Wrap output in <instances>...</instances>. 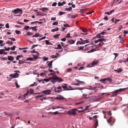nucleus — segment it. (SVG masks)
<instances>
[{"label":"nucleus","instance_id":"1","mask_svg":"<svg viewBox=\"0 0 128 128\" xmlns=\"http://www.w3.org/2000/svg\"><path fill=\"white\" fill-rule=\"evenodd\" d=\"M22 10L21 9H20L19 8H17L16 9L13 10L12 11V12L15 14H17L19 12H22Z\"/></svg>","mask_w":128,"mask_h":128},{"label":"nucleus","instance_id":"2","mask_svg":"<svg viewBox=\"0 0 128 128\" xmlns=\"http://www.w3.org/2000/svg\"><path fill=\"white\" fill-rule=\"evenodd\" d=\"M65 86L62 85V86L64 89H65L64 90H75V89L74 88H72L71 89H69L67 88V85L66 84H64Z\"/></svg>","mask_w":128,"mask_h":128},{"label":"nucleus","instance_id":"3","mask_svg":"<svg viewBox=\"0 0 128 128\" xmlns=\"http://www.w3.org/2000/svg\"><path fill=\"white\" fill-rule=\"evenodd\" d=\"M51 91V90H43L42 92L45 95L49 94Z\"/></svg>","mask_w":128,"mask_h":128},{"label":"nucleus","instance_id":"4","mask_svg":"<svg viewBox=\"0 0 128 128\" xmlns=\"http://www.w3.org/2000/svg\"><path fill=\"white\" fill-rule=\"evenodd\" d=\"M56 78H55V80H56V82H62L63 81V80H62V79L58 77L56 75H55Z\"/></svg>","mask_w":128,"mask_h":128},{"label":"nucleus","instance_id":"5","mask_svg":"<svg viewBox=\"0 0 128 128\" xmlns=\"http://www.w3.org/2000/svg\"><path fill=\"white\" fill-rule=\"evenodd\" d=\"M122 89H120L118 90H115L114 91L112 92L113 93L114 96H116L117 95V94H116V93H118V92H121L122 91Z\"/></svg>","mask_w":128,"mask_h":128},{"label":"nucleus","instance_id":"6","mask_svg":"<svg viewBox=\"0 0 128 128\" xmlns=\"http://www.w3.org/2000/svg\"><path fill=\"white\" fill-rule=\"evenodd\" d=\"M80 40L82 41L81 43L82 44H84L85 43H88L89 42L88 41V40H82L81 38H80Z\"/></svg>","mask_w":128,"mask_h":128},{"label":"nucleus","instance_id":"7","mask_svg":"<svg viewBox=\"0 0 128 128\" xmlns=\"http://www.w3.org/2000/svg\"><path fill=\"white\" fill-rule=\"evenodd\" d=\"M55 78H56L54 75L53 76L50 78V80H51V82L54 83L56 82V80H55Z\"/></svg>","mask_w":128,"mask_h":128},{"label":"nucleus","instance_id":"8","mask_svg":"<svg viewBox=\"0 0 128 128\" xmlns=\"http://www.w3.org/2000/svg\"><path fill=\"white\" fill-rule=\"evenodd\" d=\"M99 99L98 98L95 96H92V98L90 100V101L91 100H94V101H98Z\"/></svg>","mask_w":128,"mask_h":128},{"label":"nucleus","instance_id":"9","mask_svg":"<svg viewBox=\"0 0 128 128\" xmlns=\"http://www.w3.org/2000/svg\"><path fill=\"white\" fill-rule=\"evenodd\" d=\"M68 114H69L74 115L76 114V113L72 109L71 110L69 111L68 112Z\"/></svg>","mask_w":128,"mask_h":128},{"label":"nucleus","instance_id":"10","mask_svg":"<svg viewBox=\"0 0 128 128\" xmlns=\"http://www.w3.org/2000/svg\"><path fill=\"white\" fill-rule=\"evenodd\" d=\"M14 57L12 56H8V60H9L12 61L14 60Z\"/></svg>","mask_w":128,"mask_h":128},{"label":"nucleus","instance_id":"11","mask_svg":"<svg viewBox=\"0 0 128 128\" xmlns=\"http://www.w3.org/2000/svg\"><path fill=\"white\" fill-rule=\"evenodd\" d=\"M42 36L41 34H39V33H37L35 34L34 35H33L32 36V37H42Z\"/></svg>","mask_w":128,"mask_h":128},{"label":"nucleus","instance_id":"12","mask_svg":"<svg viewBox=\"0 0 128 128\" xmlns=\"http://www.w3.org/2000/svg\"><path fill=\"white\" fill-rule=\"evenodd\" d=\"M66 4V2L64 1L62 2H59L58 3V6H61Z\"/></svg>","mask_w":128,"mask_h":128},{"label":"nucleus","instance_id":"13","mask_svg":"<svg viewBox=\"0 0 128 128\" xmlns=\"http://www.w3.org/2000/svg\"><path fill=\"white\" fill-rule=\"evenodd\" d=\"M58 47V48H59V49H61V51H59V52H61L63 51V48L60 45V44H58L57 45Z\"/></svg>","mask_w":128,"mask_h":128},{"label":"nucleus","instance_id":"14","mask_svg":"<svg viewBox=\"0 0 128 128\" xmlns=\"http://www.w3.org/2000/svg\"><path fill=\"white\" fill-rule=\"evenodd\" d=\"M68 43H70L71 44H74L75 42V41L72 40H69L68 41Z\"/></svg>","mask_w":128,"mask_h":128},{"label":"nucleus","instance_id":"15","mask_svg":"<svg viewBox=\"0 0 128 128\" xmlns=\"http://www.w3.org/2000/svg\"><path fill=\"white\" fill-rule=\"evenodd\" d=\"M80 29L83 32H86L87 31V29L86 28L80 27Z\"/></svg>","mask_w":128,"mask_h":128},{"label":"nucleus","instance_id":"16","mask_svg":"<svg viewBox=\"0 0 128 128\" xmlns=\"http://www.w3.org/2000/svg\"><path fill=\"white\" fill-rule=\"evenodd\" d=\"M58 55V53H56V54L55 55H52L50 56L52 58H55L57 57Z\"/></svg>","mask_w":128,"mask_h":128},{"label":"nucleus","instance_id":"17","mask_svg":"<svg viewBox=\"0 0 128 128\" xmlns=\"http://www.w3.org/2000/svg\"><path fill=\"white\" fill-rule=\"evenodd\" d=\"M56 98L58 100H64L65 98H64L62 96H60L59 97H57Z\"/></svg>","mask_w":128,"mask_h":128},{"label":"nucleus","instance_id":"18","mask_svg":"<svg viewBox=\"0 0 128 128\" xmlns=\"http://www.w3.org/2000/svg\"><path fill=\"white\" fill-rule=\"evenodd\" d=\"M95 121L96 122L94 124V125L95 126V128H96L98 126V120L97 119H96L95 120Z\"/></svg>","mask_w":128,"mask_h":128},{"label":"nucleus","instance_id":"19","mask_svg":"<svg viewBox=\"0 0 128 128\" xmlns=\"http://www.w3.org/2000/svg\"><path fill=\"white\" fill-rule=\"evenodd\" d=\"M87 9V8H84L81 9L80 10V12L81 14V15L82 16H84V15L83 14V11L85 10H86Z\"/></svg>","mask_w":128,"mask_h":128},{"label":"nucleus","instance_id":"20","mask_svg":"<svg viewBox=\"0 0 128 128\" xmlns=\"http://www.w3.org/2000/svg\"><path fill=\"white\" fill-rule=\"evenodd\" d=\"M36 53L37 55H33V56L34 59H36L38 58V57L39 56V54L38 53Z\"/></svg>","mask_w":128,"mask_h":128},{"label":"nucleus","instance_id":"21","mask_svg":"<svg viewBox=\"0 0 128 128\" xmlns=\"http://www.w3.org/2000/svg\"><path fill=\"white\" fill-rule=\"evenodd\" d=\"M72 8L71 6L70 7L68 8H65V11L67 10L68 11H72Z\"/></svg>","mask_w":128,"mask_h":128},{"label":"nucleus","instance_id":"22","mask_svg":"<svg viewBox=\"0 0 128 128\" xmlns=\"http://www.w3.org/2000/svg\"><path fill=\"white\" fill-rule=\"evenodd\" d=\"M6 44H8L9 45H13V42H12L11 41H10L9 40H8L7 42H6Z\"/></svg>","mask_w":128,"mask_h":128},{"label":"nucleus","instance_id":"23","mask_svg":"<svg viewBox=\"0 0 128 128\" xmlns=\"http://www.w3.org/2000/svg\"><path fill=\"white\" fill-rule=\"evenodd\" d=\"M40 10H42V11L46 12V10H48V9L46 8H42L40 9Z\"/></svg>","mask_w":128,"mask_h":128},{"label":"nucleus","instance_id":"24","mask_svg":"<svg viewBox=\"0 0 128 128\" xmlns=\"http://www.w3.org/2000/svg\"><path fill=\"white\" fill-rule=\"evenodd\" d=\"M25 60H23V59H22V60H20L19 61L18 63L20 64H22L25 63Z\"/></svg>","mask_w":128,"mask_h":128},{"label":"nucleus","instance_id":"25","mask_svg":"<svg viewBox=\"0 0 128 128\" xmlns=\"http://www.w3.org/2000/svg\"><path fill=\"white\" fill-rule=\"evenodd\" d=\"M122 68H119V69H118V70H114V71L117 72L118 73H120L122 72Z\"/></svg>","mask_w":128,"mask_h":128},{"label":"nucleus","instance_id":"26","mask_svg":"<svg viewBox=\"0 0 128 128\" xmlns=\"http://www.w3.org/2000/svg\"><path fill=\"white\" fill-rule=\"evenodd\" d=\"M58 27H56V28H54V29H52L51 30V31L52 32H53L55 31H58Z\"/></svg>","mask_w":128,"mask_h":128},{"label":"nucleus","instance_id":"27","mask_svg":"<svg viewBox=\"0 0 128 128\" xmlns=\"http://www.w3.org/2000/svg\"><path fill=\"white\" fill-rule=\"evenodd\" d=\"M46 44L47 45H52V44L48 40H45Z\"/></svg>","mask_w":128,"mask_h":128},{"label":"nucleus","instance_id":"28","mask_svg":"<svg viewBox=\"0 0 128 128\" xmlns=\"http://www.w3.org/2000/svg\"><path fill=\"white\" fill-rule=\"evenodd\" d=\"M28 93H29L30 94H34V90L32 89H30L29 90V92H28Z\"/></svg>","mask_w":128,"mask_h":128},{"label":"nucleus","instance_id":"29","mask_svg":"<svg viewBox=\"0 0 128 128\" xmlns=\"http://www.w3.org/2000/svg\"><path fill=\"white\" fill-rule=\"evenodd\" d=\"M29 28L30 27L29 26H25L24 27V29L28 30Z\"/></svg>","mask_w":128,"mask_h":128},{"label":"nucleus","instance_id":"30","mask_svg":"<svg viewBox=\"0 0 128 128\" xmlns=\"http://www.w3.org/2000/svg\"><path fill=\"white\" fill-rule=\"evenodd\" d=\"M98 63V62L97 60L94 61L92 62V66H93L94 65Z\"/></svg>","mask_w":128,"mask_h":128},{"label":"nucleus","instance_id":"31","mask_svg":"<svg viewBox=\"0 0 128 128\" xmlns=\"http://www.w3.org/2000/svg\"><path fill=\"white\" fill-rule=\"evenodd\" d=\"M100 34H97L96 36V37L98 38H102V37L100 36Z\"/></svg>","mask_w":128,"mask_h":128},{"label":"nucleus","instance_id":"32","mask_svg":"<svg viewBox=\"0 0 128 128\" xmlns=\"http://www.w3.org/2000/svg\"><path fill=\"white\" fill-rule=\"evenodd\" d=\"M37 27V26H34L33 27H32L31 29L32 30H35V31H36L37 30L36 29Z\"/></svg>","mask_w":128,"mask_h":128},{"label":"nucleus","instance_id":"33","mask_svg":"<svg viewBox=\"0 0 128 128\" xmlns=\"http://www.w3.org/2000/svg\"><path fill=\"white\" fill-rule=\"evenodd\" d=\"M33 34L32 32H28L26 33V34L27 36H30L31 35H32Z\"/></svg>","mask_w":128,"mask_h":128},{"label":"nucleus","instance_id":"34","mask_svg":"<svg viewBox=\"0 0 128 128\" xmlns=\"http://www.w3.org/2000/svg\"><path fill=\"white\" fill-rule=\"evenodd\" d=\"M37 84L36 82H34L33 84H32L30 85V86H36L37 85Z\"/></svg>","mask_w":128,"mask_h":128},{"label":"nucleus","instance_id":"35","mask_svg":"<svg viewBox=\"0 0 128 128\" xmlns=\"http://www.w3.org/2000/svg\"><path fill=\"white\" fill-rule=\"evenodd\" d=\"M94 51H96V49L94 48V49H92L91 50H90L88 52V53L92 52H94Z\"/></svg>","mask_w":128,"mask_h":128},{"label":"nucleus","instance_id":"36","mask_svg":"<svg viewBox=\"0 0 128 128\" xmlns=\"http://www.w3.org/2000/svg\"><path fill=\"white\" fill-rule=\"evenodd\" d=\"M5 51L4 49H0V54H3V53Z\"/></svg>","mask_w":128,"mask_h":128},{"label":"nucleus","instance_id":"37","mask_svg":"<svg viewBox=\"0 0 128 128\" xmlns=\"http://www.w3.org/2000/svg\"><path fill=\"white\" fill-rule=\"evenodd\" d=\"M60 34H56L54 36V37L56 38H57L60 35Z\"/></svg>","mask_w":128,"mask_h":128},{"label":"nucleus","instance_id":"38","mask_svg":"<svg viewBox=\"0 0 128 128\" xmlns=\"http://www.w3.org/2000/svg\"><path fill=\"white\" fill-rule=\"evenodd\" d=\"M106 80H108L109 82H112V79L110 78H106Z\"/></svg>","mask_w":128,"mask_h":128},{"label":"nucleus","instance_id":"39","mask_svg":"<svg viewBox=\"0 0 128 128\" xmlns=\"http://www.w3.org/2000/svg\"><path fill=\"white\" fill-rule=\"evenodd\" d=\"M49 80L48 79H47V78H44L43 80H42V82L44 83V81H44H45L46 82H48L49 81Z\"/></svg>","mask_w":128,"mask_h":128},{"label":"nucleus","instance_id":"40","mask_svg":"<svg viewBox=\"0 0 128 128\" xmlns=\"http://www.w3.org/2000/svg\"><path fill=\"white\" fill-rule=\"evenodd\" d=\"M33 60V58L29 57V58H27L26 60L32 61V60Z\"/></svg>","mask_w":128,"mask_h":128},{"label":"nucleus","instance_id":"41","mask_svg":"<svg viewBox=\"0 0 128 128\" xmlns=\"http://www.w3.org/2000/svg\"><path fill=\"white\" fill-rule=\"evenodd\" d=\"M106 78H104L103 79H101L100 80V82H102L103 83H104V82L106 80Z\"/></svg>","mask_w":128,"mask_h":128},{"label":"nucleus","instance_id":"42","mask_svg":"<svg viewBox=\"0 0 128 128\" xmlns=\"http://www.w3.org/2000/svg\"><path fill=\"white\" fill-rule=\"evenodd\" d=\"M16 46H13L12 47H11L10 49L12 50H14Z\"/></svg>","mask_w":128,"mask_h":128},{"label":"nucleus","instance_id":"43","mask_svg":"<svg viewBox=\"0 0 128 128\" xmlns=\"http://www.w3.org/2000/svg\"><path fill=\"white\" fill-rule=\"evenodd\" d=\"M112 118V117H110L109 118V120H110V121H109L108 120H107V121L108 122V123H110V122H111Z\"/></svg>","mask_w":128,"mask_h":128},{"label":"nucleus","instance_id":"44","mask_svg":"<svg viewBox=\"0 0 128 128\" xmlns=\"http://www.w3.org/2000/svg\"><path fill=\"white\" fill-rule=\"evenodd\" d=\"M15 32L17 34H19L21 33L18 30H16Z\"/></svg>","mask_w":128,"mask_h":128},{"label":"nucleus","instance_id":"45","mask_svg":"<svg viewBox=\"0 0 128 128\" xmlns=\"http://www.w3.org/2000/svg\"><path fill=\"white\" fill-rule=\"evenodd\" d=\"M14 76L15 77V78H17L19 76L20 74L17 73H15L14 74Z\"/></svg>","mask_w":128,"mask_h":128},{"label":"nucleus","instance_id":"46","mask_svg":"<svg viewBox=\"0 0 128 128\" xmlns=\"http://www.w3.org/2000/svg\"><path fill=\"white\" fill-rule=\"evenodd\" d=\"M104 44L103 43V42H100L99 43V44H98V46H102V45H103V44Z\"/></svg>","mask_w":128,"mask_h":128},{"label":"nucleus","instance_id":"47","mask_svg":"<svg viewBox=\"0 0 128 128\" xmlns=\"http://www.w3.org/2000/svg\"><path fill=\"white\" fill-rule=\"evenodd\" d=\"M72 70L71 68H69L67 69V70H66V72H70V71H72Z\"/></svg>","mask_w":128,"mask_h":128},{"label":"nucleus","instance_id":"48","mask_svg":"<svg viewBox=\"0 0 128 128\" xmlns=\"http://www.w3.org/2000/svg\"><path fill=\"white\" fill-rule=\"evenodd\" d=\"M58 22L57 21H56L54 22L52 24V25H58Z\"/></svg>","mask_w":128,"mask_h":128},{"label":"nucleus","instance_id":"49","mask_svg":"<svg viewBox=\"0 0 128 128\" xmlns=\"http://www.w3.org/2000/svg\"><path fill=\"white\" fill-rule=\"evenodd\" d=\"M8 39L10 40H12V41H16V39L15 38H8Z\"/></svg>","mask_w":128,"mask_h":128},{"label":"nucleus","instance_id":"50","mask_svg":"<svg viewBox=\"0 0 128 128\" xmlns=\"http://www.w3.org/2000/svg\"><path fill=\"white\" fill-rule=\"evenodd\" d=\"M43 60L44 61H46L48 60V58L47 57H44L43 58Z\"/></svg>","mask_w":128,"mask_h":128},{"label":"nucleus","instance_id":"51","mask_svg":"<svg viewBox=\"0 0 128 128\" xmlns=\"http://www.w3.org/2000/svg\"><path fill=\"white\" fill-rule=\"evenodd\" d=\"M52 61H51L48 64V66H52Z\"/></svg>","mask_w":128,"mask_h":128},{"label":"nucleus","instance_id":"52","mask_svg":"<svg viewBox=\"0 0 128 128\" xmlns=\"http://www.w3.org/2000/svg\"><path fill=\"white\" fill-rule=\"evenodd\" d=\"M82 44L81 43V42L80 41H78L76 43V45H77L78 44Z\"/></svg>","mask_w":128,"mask_h":128},{"label":"nucleus","instance_id":"53","mask_svg":"<svg viewBox=\"0 0 128 128\" xmlns=\"http://www.w3.org/2000/svg\"><path fill=\"white\" fill-rule=\"evenodd\" d=\"M15 84L16 85V87L17 88H18L20 87V86L19 85H18V84L17 82H16L15 83Z\"/></svg>","mask_w":128,"mask_h":128},{"label":"nucleus","instance_id":"54","mask_svg":"<svg viewBox=\"0 0 128 128\" xmlns=\"http://www.w3.org/2000/svg\"><path fill=\"white\" fill-rule=\"evenodd\" d=\"M65 12H62L61 11H60L59 13V14L60 15H61L62 14H65Z\"/></svg>","mask_w":128,"mask_h":128},{"label":"nucleus","instance_id":"55","mask_svg":"<svg viewBox=\"0 0 128 128\" xmlns=\"http://www.w3.org/2000/svg\"><path fill=\"white\" fill-rule=\"evenodd\" d=\"M38 46V44L34 45L32 46V47L31 49L32 50L34 48Z\"/></svg>","mask_w":128,"mask_h":128},{"label":"nucleus","instance_id":"56","mask_svg":"<svg viewBox=\"0 0 128 128\" xmlns=\"http://www.w3.org/2000/svg\"><path fill=\"white\" fill-rule=\"evenodd\" d=\"M63 26L64 27H70V26L68 24H63Z\"/></svg>","mask_w":128,"mask_h":128},{"label":"nucleus","instance_id":"57","mask_svg":"<svg viewBox=\"0 0 128 128\" xmlns=\"http://www.w3.org/2000/svg\"><path fill=\"white\" fill-rule=\"evenodd\" d=\"M57 3L56 2H54L52 4V6H56L57 4Z\"/></svg>","mask_w":128,"mask_h":128},{"label":"nucleus","instance_id":"58","mask_svg":"<svg viewBox=\"0 0 128 128\" xmlns=\"http://www.w3.org/2000/svg\"><path fill=\"white\" fill-rule=\"evenodd\" d=\"M66 40V38L64 37L61 39V40L62 41H65Z\"/></svg>","mask_w":128,"mask_h":128},{"label":"nucleus","instance_id":"59","mask_svg":"<svg viewBox=\"0 0 128 128\" xmlns=\"http://www.w3.org/2000/svg\"><path fill=\"white\" fill-rule=\"evenodd\" d=\"M35 49L34 50H33L31 51V52L32 53H38L37 51H35Z\"/></svg>","mask_w":128,"mask_h":128},{"label":"nucleus","instance_id":"60","mask_svg":"<svg viewBox=\"0 0 128 128\" xmlns=\"http://www.w3.org/2000/svg\"><path fill=\"white\" fill-rule=\"evenodd\" d=\"M5 27L7 28H9V25L8 24V23L6 24V25Z\"/></svg>","mask_w":128,"mask_h":128},{"label":"nucleus","instance_id":"61","mask_svg":"<svg viewBox=\"0 0 128 128\" xmlns=\"http://www.w3.org/2000/svg\"><path fill=\"white\" fill-rule=\"evenodd\" d=\"M4 48H5V50L7 51H9L10 49V48H6V47H4Z\"/></svg>","mask_w":128,"mask_h":128},{"label":"nucleus","instance_id":"62","mask_svg":"<svg viewBox=\"0 0 128 128\" xmlns=\"http://www.w3.org/2000/svg\"><path fill=\"white\" fill-rule=\"evenodd\" d=\"M9 76H11L12 77V78H15V77L14 76V75L13 74H11L10 75H9Z\"/></svg>","mask_w":128,"mask_h":128},{"label":"nucleus","instance_id":"63","mask_svg":"<svg viewBox=\"0 0 128 128\" xmlns=\"http://www.w3.org/2000/svg\"><path fill=\"white\" fill-rule=\"evenodd\" d=\"M78 48H79V50H83V49H84V46H81V47H78Z\"/></svg>","mask_w":128,"mask_h":128},{"label":"nucleus","instance_id":"64","mask_svg":"<svg viewBox=\"0 0 128 128\" xmlns=\"http://www.w3.org/2000/svg\"><path fill=\"white\" fill-rule=\"evenodd\" d=\"M113 54L115 56V58L117 57L119 55L118 54L116 53H114Z\"/></svg>","mask_w":128,"mask_h":128}]
</instances>
